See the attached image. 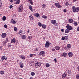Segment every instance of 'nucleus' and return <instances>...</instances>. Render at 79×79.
Returning a JSON list of instances; mask_svg holds the SVG:
<instances>
[{"label":"nucleus","mask_w":79,"mask_h":79,"mask_svg":"<svg viewBox=\"0 0 79 79\" xmlns=\"http://www.w3.org/2000/svg\"><path fill=\"white\" fill-rule=\"evenodd\" d=\"M73 12H78L79 11V7H77L76 8V7L73 6Z\"/></svg>","instance_id":"1"},{"label":"nucleus","mask_w":79,"mask_h":79,"mask_svg":"<svg viewBox=\"0 0 79 79\" xmlns=\"http://www.w3.org/2000/svg\"><path fill=\"white\" fill-rule=\"evenodd\" d=\"M41 66V63L40 62H37L35 64V67L36 68H39Z\"/></svg>","instance_id":"2"},{"label":"nucleus","mask_w":79,"mask_h":79,"mask_svg":"<svg viewBox=\"0 0 79 79\" xmlns=\"http://www.w3.org/2000/svg\"><path fill=\"white\" fill-rule=\"evenodd\" d=\"M42 55V56H44L45 55V51H42L40 52V53H39V55Z\"/></svg>","instance_id":"3"},{"label":"nucleus","mask_w":79,"mask_h":79,"mask_svg":"<svg viewBox=\"0 0 79 79\" xmlns=\"http://www.w3.org/2000/svg\"><path fill=\"white\" fill-rule=\"evenodd\" d=\"M67 29H68L69 30H73V28H72L71 26H69V24H67V26H66Z\"/></svg>","instance_id":"4"},{"label":"nucleus","mask_w":79,"mask_h":79,"mask_svg":"<svg viewBox=\"0 0 79 79\" xmlns=\"http://www.w3.org/2000/svg\"><path fill=\"white\" fill-rule=\"evenodd\" d=\"M32 39V36H29L28 37L27 39V42H30V40Z\"/></svg>","instance_id":"5"},{"label":"nucleus","mask_w":79,"mask_h":79,"mask_svg":"<svg viewBox=\"0 0 79 79\" xmlns=\"http://www.w3.org/2000/svg\"><path fill=\"white\" fill-rule=\"evenodd\" d=\"M66 73H67L66 72H64V73L62 75V78H63V79H64V78L66 77V75H67Z\"/></svg>","instance_id":"6"},{"label":"nucleus","mask_w":79,"mask_h":79,"mask_svg":"<svg viewBox=\"0 0 79 79\" xmlns=\"http://www.w3.org/2000/svg\"><path fill=\"white\" fill-rule=\"evenodd\" d=\"M50 46V43H49L47 42L46 43L45 47H47L48 48Z\"/></svg>","instance_id":"7"},{"label":"nucleus","mask_w":79,"mask_h":79,"mask_svg":"<svg viewBox=\"0 0 79 79\" xmlns=\"http://www.w3.org/2000/svg\"><path fill=\"white\" fill-rule=\"evenodd\" d=\"M19 57L22 58V59H23V60H25L26 59V57L23 55H20L19 56Z\"/></svg>","instance_id":"8"},{"label":"nucleus","mask_w":79,"mask_h":79,"mask_svg":"<svg viewBox=\"0 0 79 79\" xmlns=\"http://www.w3.org/2000/svg\"><path fill=\"white\" fill-rule=\"evenodd\" d=\"M68 55V54L66 53H63L62 55L61 56H64V57H66V55Z\"/></svg>","instance_id":"9"},{"label":"nucleus","mask_w":79,"mask_h":79,"mask_svg":"<svg viewBox=\"0 0 79 79\" xmlns=\"http://www.w3.org/2000/svg\"><path fill=\"white\" fill-rule=\"evenodd\" d=\"M6 36V33H3L2 34V37L3 38H5Z\"/></svg>","instance_id":"10"},{"label":"nucleus","mask_w":79,"mask_h":79,"mask_svg":"<svg viewBox=\"0 0 79 79\" xmlns=\"http://www.w3.org/2000/svg\"><path fill=\"white\" fill-rule=\"evenodd\" d=\"M69 56V57H72L73 56V53L71 52H69L68 53Z\"/></svg>","instance_id":"11"},{"label":"nucleus","mask_w":79,"mask_h":79,"mask_svg":"<svg viewBox=\"0 0 79 79\" xmlns=\"http://www.w3.org/2000/svg\"><path fill=\"white\" fill-rule=\"evenodd\" d=\"M20 67L22 68H23L24 66V65L23 64V63H22V62H20L19 64Z\"/></svg>","instance_id":"12"},{"label":"nucleus","mask_w":79,"mask_h":79,"mask_svg":"<svg viewBox=\"0 0 79 79\" xmlns=\"http://www.w3.org/2000/svg\"><path fill=\"white\" fill-rule=\"evenodd\" d=\"M51 22L52 24H55L56 23V21L55 20H52L51 21Z\"/></svg>","instance_id":"13"},{"label":"nucleus","mask_w":79,"mask_h":79,"mask_svg":"<svg viewBox=\"0 0 79 79\" xmlns=\"http://www.w3.org/2000/svg\"><path fill=\"white\" fill-rule=\"evenodd\" d=\"M16 42L15 41V39L13 38L11 40V43H12L13 44H15Z\"/></svg>","instance_id":"14"},{"label":"nucleus","mask_w":79,"mask_h":79,"mask_svg":"<svg viewBox=\"0 0 79 79\" xmlns=\"http://www.w3.org/2000/svg\"><path fill=\"white\" fill-rule=\"evenodd\" d=\"M69 23H72L73 22V19H69Z\"/></svg>","instance_id":"15"},{"label":"nucleus","mask_w":79,"mask_h":79,"mask_svg":"<svg viewBox=\"0 0 79 79\" xmlns=\"http://www.w3.org/2000/svg\"><path fill=\"white\" fill-rule=\"evenodd\" d=\"M21 38L22 39H25L26 38V36L25 35H22Z\"/></svg>","instance_id":"16"},{"label":"nucleus","mask_w":79,"mask_h":79,"mask_svg":"<svg viewBox=\"0 0 79 79\" xmlns=\"http://www.w3.org/2000/svg\"><path fill=\"white\" fill-rule=\"evenodd\" d=\"M33 16L32 15H31L29 17V19L30 20H34V19H33Z\"/></svg>","instance_id":"17"},{"label":"nucleus","mask_w":79,"mask_h":79,"mask_svg":"<svg viewBox=\"0 0 79 79\" xmlns=\"http://www.w3.org/2000/svg\"><path fill=\"white\" fill-rule=\"evenodd\" d=\"M34 16H36V17H38V16H39V14L38 13H36V14H34Z\"/></svg>","instance_id":"18"},{"label":"nucleus","mask_w":79,"mask_h":79,"mask_svg":"<svg viewBox=\"0 0 79 79\" xmlns=\"http://www.w3.org/2000/svg\"><path fill=\"white\" fill-rule=\"evenodd\" d=\"M29 7L30 10H31V11H33V10H32V6H31V5L29 6Z\"/></svg>","instance_id":"19"},{"label":"nucleus","mask_w":79,"mask_h":79,"mask_svg":"<svg viewBox=\"0 0 79 79\" xmlns=\"http://www.w3.org/2000/svg\"><path fill=\"white\" fill-rule=\"evenodd\" d=\"M42 27L43 29H46V25L44 24H43L42 25Z\"/></svg>","instance_id":"20"},{"label":"nucleus","mask_w":79,"mask_h":79,"mask_svg":"<svg viewBox=\"0 0 79 79\" xmlns=\"http://www.w3.org/2000/svg\"><path fill=\"white\" fill-rule=\"evenodd\" d=\"M67 47L68 48H70L71 47V45L69 44H67Z\"/></svg>","instance_id":"21"},{"label":"nucleus","mask_w":79,"mask_h":79,"mask_svg":"<svg viewBox=\"0 0 79 79\" xmlns=\"http://www.w3.org/2000/svg\"><path fill=\"white\" fill-rule=\"evenodd\" d=\"M70 31L68 29H66L65 31V33H66L67 34H68V33H69V32Z\"/></svg>","instance_id":"22"},{"label":"nucleus","mask_w":79,"mask_h":79,"mask_svg":"<svg viewBox=\"0 0 79 79\" xmlns=\"http://www.w3.org/2000/svg\"><path fill=\"white\" fill-rule=\"evenodd\" d=\"M18 11H19L20 12H21V11L23 10V9H22V8H18Z\"/></svg>","instance_id":"23"},{"label":"nucleus","mask_w":79,"mask_h":79,"mask_svg":"<svg viewBox=\"0 0 79 79\" xmlns=\"http://www.w3.org/2000/svg\"><path fill=\"white\" fill-rule=\"evenodd\" d=\"M38 26H40V27H41V26H42V23L40 22H39L38 23Z\"/></svg>","instance_id":"24"},{"label":"nucleus","mask_w":79,"mask_h":79,"mask_svg":"<svg viewBox=\"0 0 79 79\" xmlns=\"http://www.w3.org/2000/svg\"><path fill=\"white\" fill-rule=\"evenodd\" d=\"M5 56H4L2 57L1 58V60H4L5 59Z\"/></svg>","instance_id":"25"},{"label":"nucleus","mask_w":79,"mask_h":79,"mask_svg":"<svg viewBox=\"0 0 79 79\" xmlns=\"http://www.w3.org/2000/svg\"><path fill=\"white\" fill-rule=\"evenodd\" d=\"M11 23L12 24H15L16 23V21L15 20H13L11 21Z\"/></svg>","instance_id":"26"},{"label":"nucleus","mask_w":79,"mask_h":79,"mask_svg":"<svg viewBox=\"0 0 79 79\" xmlns=\"http://www.w3.org/2000/svg\"><path fill=\"white\" fill-rule=\"evenodd\" d=\"M65 38V40H67L68 39V36H66L64 37Z\"/></svg>","instance_id":"27"},{"label":"nucleus","mask_w":79,"mask_h":79,"mask_svg":"<svg viewBox=\"0 0 79 79\" xmlns=\"http://www.w3.org/2000/svg\"><path fill=\"white\" fill-rule=\"evenodd\" d=\"M19 8H21L23 9V4H21V5H19Z\"/></svg>","instance_id":"28"},{"label":"nucleus","mask_w":79,"mask_h":79,"mask_svg":"<svg viewBox=\"0 0 79 79\" xmlns=\"http://www.w3.org/2000/svg\"><path fill=\"white\" fill-rule=\"evenodd\" d=\"M6 19V17L5 16H4L2 17L3 21H5Z\"/></svg>","instance_id":"29"},{"label":"nucleus","mask_w":79,"mask_h":79,"mask_svg":"<svg viewBox=\"0 0 79 79\" xmlns=\"http://www.w3.org/2000/svg\"><path fill=\"white\" fill-rule=\"evenodd\" d=\"M19 2H20V1L19 0H17L16 1L15 3L16 4H19Z\"/></svg>","instance_id":"30"},{"label":"nucleus","mask_w":79,"mask_h":79,"mask_svg":"<svg viewBox=\"0 0 79 79\" xmlns=\"http://www.w3.org/2000/svg\"><path fill=\"white\" fill-rule=\"evenodd\" d=\"M74 25L75 26L77 25V23L76 22H75L73 23Z\"/></svg>","instance_id":"31"},{"label":"nucleus","mask_w":79,"mask_h":79,"mask_svg":"<svg viewBox=\"0 0 79 79\" xmlns=\"http://www.w3.org/2000/svg\"><path fill=\"white\" fill-rule=\"evenodd\" d=\"M55 5L56 7H58V5H59V3H56L55 4Z\"/></svg>","instance_id":"32"},{"label":"nucleus","mask_w":79,"mask_h":79,"mask_svg":"<svg viewBox=\"0 0 79 79\" xmlns=\"http://www.w3.org/2000/svg\"><path fill=\"white\" fill-rule=\"evenodd\" d=\"M42 18H44V19H47V17L45 15L43 16Z\"/></svg>","instance_id":"33"},{"label":"nucleus","mask_w":79,"mask_h":79,"mask_svg":"<svg viewBox=\"0 0 79 79\" xmlns=\"http://www.w3.org/2000/svg\"><path fill=\"white\" fill-rule=\"evenodd\" d=\"M31 76H34L35 75V73L34 72H31Z\"/></svg>","instance_id":"34"},{"label":"nucleus","mask_w":79,"mask_h":79,"mask_svg":"<svg viewBox=\"0 0 79 79\" xmlns=\"http://www.w3.org/2000/svg\"><path fill=\"white\" fill-rule=\"evenodd\" d=\"M22 32H23V31H19V34H20V35H21V33H22Z\"/></svg>","instance_id":"35"},{"label":"nucleus","mask_w":79,"mask_h":79,"mask_svg":"<svg viewBox=\"0 0 79 79\" xmlns=\"http://www.w3.org/2000/svg\"><path fill=\"white\" fill-rule=\"evenodd\" d=\"M71 71L70 70H69L68 71V73H69L70 74H71Z\"/></svg>","instance_id":"36"},{"label":"nucleus","mask_w":79,"mask_h":79,"mask_svg":"<svg viewBox=\"0 0 79 79\" xmlns=\"http://www.w3.org/2000/svg\"><path fill=\"white\" fill-rule=\"evenodd\" d=\"M55 48L57 50H58L60 49V47H59V46H56Z\"/></svg>","instance_id":"37"},{"label":"nucleus","mask_w":79,"mask_h":79,"mask_svg":"<svg viewBox=\"0 0 79 79\" xmlns=\"http://www.w3.org/2000/svg\"><path fill=\"white\" fill-rule=\"evenodd\" d=\"M46 67H49V66H50V64H46Z\"/></svg>","instance_id":"38"},{"label":"nucleus","mask_w":79,"mask_h":79,"mask_svg":"<svg viewBox=\"0 0 79 79\" xmlns=\"http://www.w3.org/2000/svg\"><path fill=\"white\" fill-rule=\"evenodd\" d=\"M42 8H45V7H46V5H45V4H43L42 5Z\"/></svg>","instance_id":"39"},{"label":"nucleus","mask_w":79,"mask_h":79,"mask_svg":"<svg viewBox=\"0 0 79 79\" xmlns=\"http://www.w3.org/2000/svg\"><path fill=\"white\" fill-rule=\"evenodd\" d=\"M77 79H79V75L77 74L76 75Z\"/></svg>","instance_id":"40"},{"label":"nucleus","mask_w":79,"mask_h":79,"mask_svg":"<svg viewBox=\"0 0 79 79\" xmlns=\"http://www.w3.org/2000/svg\"><path fill=\"white\" fill-rule=\"evenodd\" d=\"M6 42L3 41V45H6Z\"/></svg>","instance_id":"41"},{"label":"nucleus","mask_w":79,"mask_h":79,"mask_svg":"<svg viewBox=\"0 0 79 79\" xmlns=\"http://www.w3.org/2000/svg\"><path fill=\"white\" fill-rule=\"evenodd\" d=\"M1 74H4V72L3 71H2L0 72Z\"/></svg>","instance_id":"42"},{"label":"nucleus","mask_w":79,"mask_h":79,"mask_svg":"<svg viewBox=\"0 0 79 79\" xmlns=\"http://www.w3.org/2000/svg\"><path fill=\"white\" fill-rule=\"evenodd\" d=\"M14 29L15 31H16L18 29H17V28L16 27H15L14 28Z\"/></svg>","instance_id":"43"},{"label":"nucleus","mask_w":79,"mask_h":79,"mask_svg":"<svg viewBox=\"0 0 79 79\" xmlns=\"http://www.w3.org/2000/svg\"><path fill=\"white\" fill-rule=\"evenodd\" d=\"M65 5H66V6H68V5H69V3L67 2H66L65 3Z\"/></svg>","instance_id":"44"},{"label":"nucleus","mask_w":79,"mask_h":79,"mask_svg":"<svg viewBox=\"0 0 79 79\" xmlns=\"http://www.w3.org/2000/svg\"><path fill=\"white\" fill-rule=\"evenodd\" d=\"M30 57H32V56H33V54H30Z\"/></svg>","instance_id":"45"},{"label":"nucleus","mask_w":79,"mask_h":79,"mask_svg":"<svg viewBox=\"0 0 79 79\" xmlns=\"http://www.w3.org/2000/svg\"><path fill=\"white\" fill-rule=\"evenodd\" d=\"M13 8V6L12 5H10V9H11V8Z\"/></svg>","instance_id":"46"},{"label":"nucleus","mask_w":79,"mask_h":79,"mask_svg":"<svg viewBox=\"0 0 79 79\" xmlns=\"http://www.w3.org/2000/svg\"><path fill=\"white\" fill-rule=\"evenodd\" d=\"M30 3H31V5H33V2H32V1H31L30 2Z\"/></svg>","instance_id":"47"},{"label":"nucleus","mask_w":79,"mask_h":79,"mask_svg":"<svg viewBox=\"0 0 79 79\" xmlns=\"http://www.w3.org/2000/svg\"><path fill=\"white\" fill-rule=\"evenodd\" d=\"M3 65H4V66H6V65H7V63H3Z\"/></svg>","instance_id":"48"},{"label":"nucleus","mask_w":79,"mask_h":79,"mask_svg":"<svg viewBox=\"0 0 79 79\" xmlns=\"http://www.w3.org/2000/svg\"><path fill=\"white\" fill-rule=\"evenodd\" d=\"M4 27L5 28H7V25H4Z\"/></svg>","instance_id":"49"},{"label":"nucleus","mask_w":79,"mask_h":79,"mask_svg":"<svg viewBox=\"0 0 79 79\" xmlns=\"http://www.w3.org/2000/svg\"><path fill=\"white\" fill-rule=\"evenodd\" d=\"M62 40H65L64 37H63V36L62 37Z\"/></svg>","instance_id":"50"},{"label":"nucleus","mask_w":79,"mask_h":79,"mask_svg":"<svg viewBox=\"0 0 79 79\" xmlns=\"http://www.w3.org/2000/svg\"><path fill=\"white\" fill-rule=\"evenodd\" d=\"M54 60L55 61V63H56L57 62V61H56V58L54 59Z\"/></svg>","instance_id":"51"},{"label":"nucleus","mask_w":79,"mask_h":79,"mask_svg":"<svg viewBox=\"0 0 79 79\" xmlns=\"http://www.w3.org/2000/svg\"><path fill=\"white\" fill-rule=\"evenodd\" d=\"M64 13H66V10L65 9H64Z\"/></svg>","instance_id":"52"},{"label":"nucleus","mask_w":79,"mask_h":79,"mask_svg":"<svg viewBox=\"0 0 79 79\" xmlns=\"http://www.w3.org/2000/svg\"><path fill=\"white\" fill-rule=\"evenodd\" d=\"M2 46H0V50H2Z\"/></svg>","instance_id":"53"},{"label":"nucleus","mask_w":79,"mask_h":79,"mask_svg":"<svg viewBox=\"0 0 79 79\" xmlns=\"http://www.w3.org/2000/svg\"><path fill=\"white\" fill-rule=\"evenodd\" d=\"M2 3H0V7H2Z\"/></svg>","instance_id":"54"},{"label":"nucleus","mask_w":79,"mask_h":79,"mask_svg":"<svg viewBox=\"0 0 79 79\" xmlns=\"http://www.w3.org/2000/svg\"><path fill=\"white\" fill-rule=\"evenodd\" d=\"M61 7V6L59 4L58 6V7H57V8H60Z\"/></svg>","instance_id":"55"},{"label":"nucleus","mask_w":79,"mask_h":79,"mask_svg":"<svg viewBox=\"0 0 79 79\" xmlns=\"http://www.w3.org/2000/svg\"><path fill=\"white\" fill-rule=\"evenodd\" d=\"M61 31L62 32H64V29H61Z\"/></svg>","instance_id":"56"},{"label":"nucleus","mask_w":79,"mask_h":79,"mask_svg":"<svg viewBox=\"0 0 79 79\" xmlns=\"http://www.w3.org/2000/svg\"><path fill=\"white\" fill-rule=\"evenodd\" d=\"M77 1V0H73V2H76Z\"/></svg>","instance_id":"57"},{"label":"nucleus","mask_w":79,"mask_h":79,"mask_svg":"<svg viewBox=\"0 0 79 79\" xmlns=\"http://www.w3.org/2000/svg\"><path fill=\"white\" fill-rule=\"evenodd\" d=\"M13 0H10V2H13Z\"/></svg>","instance_id":"58"},{"label":"nucleus","mask_w":79,"mask_h":79,"mask_svg":"<svg viewBox=\"0 0 79 79\" xmlns=\"http://www.w3.org/2000/svg\"><path fill=\"white\" fill-rule=\"evenodd\" d=\"M77 30L79 31V27H78L77 28Z\"/></svg>","instance_id":"59"},{"label":"nucleus","mask_w":79,"mask_h":79,"mask_svg":"<svg viewBox=\"0 0 79 79\" xmlns=\"http://www.w3.org/2000/svg\"><path fill=\"white\" fill-rule=\"evenodd\" d=\"M35 51H38V48H36L35 49Z\"/></svg>","instance_id":"60"},{"label":"nucleus","mask_w":79,"mask_h":79,"mask_svg":"<svg viewBox=\"0 0 79 79\" xmlns=\"http://www.w3.org/2000/svg\"><path fill=\"white\" fill-rule=\"evenodd\" d=\"M8 39L7 38H6V42H8Z\"/></svg>","instance_id":"61"},{"label":"nucleus","mask_w":79,"mask_h":79,"mask_svg":"<svg viewBox=\"0 0 79 79\" xmlns=\"http://www.w3.org/2000/svg\"><path fill=\"white\" fill-rule=\"evenodd\" d=\"M29 31H30L29 29H28V31H27V33H29Z\"/></svg>","instance_id":"62"},{"label":"nucleus","mask_w":79,"mask_h":79,"mask_svg":"<svg viewBox=\"0 0 79 79\" xmlns=\"http://www.w3.org/2000/svg\"><path fill=\"white\" fill-rule=\"evenodd\" d=\"M52 51H54L55 50V49H52Z\"/></svg>","instance_id":"63"},{"label":"nucleus","mask_w":79,"mask_h":79,"mask_svg":"<svg viewBox=\"0 0 79 79\" xmlns=\"http://www.w3.org/2000/svg\"><path fill=\"white\" fill-rule=\"evenodd\" d=\"M30 79H34V78L32 77H30Z\"/></svg>","instance_id":"64"}]
</instances>
